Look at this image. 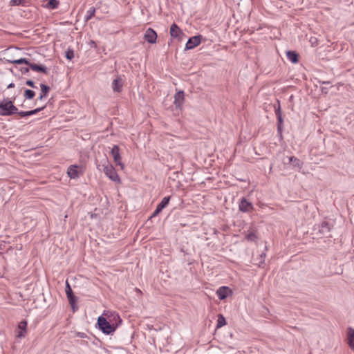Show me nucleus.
Wrapping results in <instances>:
<instances>
[{"instance_id":"31","label":"nucleus","mask_w":354,"mask_h":354,"mask_svg":"<svg viewBox=\"0 0 354 354\" xmlns=\"http://www.w3.org/2000/svg\"><path fill=\"white\" fill-rule=\"evenodd\" d=\"M246 238L248 241H254L257 239V236L254 232H251L247 235Z\"/></svg>"},{"instance_id":"14","label":"nucleus","mask_w":354,"mask_h":354,"mask_svg":"<svg viewBox=\"0 0 354 354\" xmlns=\"http://www.w3.org/2000/svg\"><path fill=\"white\" fill-rule=\"evenodd\" d=\"M332 225L327 221H323L319 225V232L323 235H325L328 237H331V235L329 234L331 230Z\"/></svg>"},{"instance_id":"24","label":"nucleus","mask_w":354,"mask_h":354,"mask_svg":"<svg viewBox=\"0 0 354 354\" xmlns=\"http://www.w3.org/2000/svg\"><path fill=\"white\" fill-rule=\"evenodd\" d=\"M226 324V320L224 316L222 314H219L218 315L217 324L216 328L223 327Z\"/></svg>"},{"instance_id":"13","label":"nucleus","mask_w":354,"mask_h":354,"mask_svg":"<svg viewBox=\"0 0 354 354\" xmlns=\"http://www.w3.org/2000/svg\"><path fill=\"white\" fill-rule=\"evenodd\" d=\"M145 39L149 44H155L157 39V33L151 28H149L144 35Z\"/></svg>"},{"instance_id":"10","label":"nucleus","mask_w":354,"mask_h":354,"mask_svg":"<svg viewBox=\"0 0 354 354\" xmlns=\"http://www.w3.org/2000/svg\"><path fill=\"white\" fill-rule=\"evenodd\" d=\"M27 325L28 322L25 319L19 323L17 330L16 331V337L17 338H23L26 336L27 333Z\"/></svg>"},{"instance_id":"27","label":"nucleus","mask_w":354,"mask_h":354,"mask_svg":"<svg viewBox=\"0 0 354 354\" xmlns=\"http://www.w3.org/2000/svg\"><path fill=\"white\" fill-rule=\"evenodd\" d=\"M288 161H289V163L292 164L294 167H300V160L295 157V156H290V157H288Z\"/></svg>"},{"instance_id":"20","label":"nucleus","mask_w":354,"mask_h":354,"mask_svg":"<svg viewBox=\"0 0 354 354\" xmlns=\"http://www.w3.org/2000/svg\"><path fill=\"white\" fill-rule=\"evenodd\" d=\"M67 174L71 178L76 179L79 178L78 166L73 165L68 168Z\"/></svg>"},{"instance_id":"21","label":"nucleus","mask_w":354,"mask_h":354,"mask_svg":"<svg viewBox=\"0 0 354 354\" xmlns=\"http://www.w3.org/2000/svg\"><path fill=\"white\" fill-rule=\"evenodd\" d=\"M288 59L293 64L299 62V54L294 50H288L286 52Z\"/></svg>"},{"instance_id":"29","label":"nucleus","mask_w":354,"mask_h":354,"mask_svg":"<svg viewBox=\"0 0 354 354\" xmlns=\"http://www.w3.org/2000/svg\"><path fill=\"white\" fill-rule=\"evenodd\" d=\"M28 0H11L10 6H26Z\"/></svg>"},{"instance_id":"39","label":"nucleus","mask_w":354,"mask_h":354,"mask_svg":"<svg viewBox=\"0 0 354 354\" xmlns=\"http://www.w3.org/2000/svg\"><path fill=\"white\" fill-rule=\"evenodd\" d=\"M117 317H118V319L119 320V322L121 323L122 322V319H120V317L118 315H117Z\"/></svg>"},{"instance_id":"22","label":"nucleus","mask_w":354,"mask_h":354,"mask_svg":"<svg viewBox=\"0 0 354 354\" xmlns=\"http://www.w3.org/2000/svg\"><path fill=\"white\" fill-rule=\"evenodd\" d=\"M8 62L15 64H26L30 68V64H31L32 62L29 61L27 58H20L18 59H13V60H7Z\"/></svg>"},{"instance_id":"36","label":"nucleus","mask_w":354,"mask_h":354,"mask_svg":"<svg viewBox=\"0 0 354 354\" xmlns=\"http://www.w3.org/2000/svg\"><path fill=\"white\" fill-rule=\"evenodd\" d=\"M15 87V84L13 82H11L7 86V88H11Z\"/></svg>"},{"instance_id":"4","label":"nucleus","mask_w":354,"mask_h":354,"mask_svg":"<svg viewBox=\"0 0 354 354\" xmlns=\"http://www.w3.org/2000/svg\"><path fill=\"white\" fill-rule=\"evenodd\" d=\"M274 112L277 119V133L279 135L281 139H282V130H283V120L282 118V113L280 106L279 101L277 102V106H274Z\"/></svg>"},{"instance_id":"3","label":"nucleus","mask_w":354,"mask_h":354,"mask_svg":"<svg viewBox=\"0 0 354 354\" xmlns=\"http://www.w3.org/2000/svg\"><path fill=\"white\" fill-rule=\"evenodd\" d=\"M104 174L114 182H120V179L113 166L106 159L102 165Z\"/></svg>"},{"instance_id":"9","label":"nucleus","mask_w":354,"mask_h":354,"mask_svg":"<svg viewBox=\"0 0 354 354\" xmlns=\"http://www.w3.org/2000/svg\"><path fill=\"white\" fill-rule=\"evenodd\" d=\"M201 39L202 36L200 35L190 37L186 44L185 49L190 50L198 46L201 42Z\"/></svg>"},{"instance_id":"32","label":"nucleus","mask_w":354,"mask_h":354,"mask_svg":"<svg viewBox=\"0 0 354 354\" xmlns=\"http://www.w3.org/2000/svg\"><path fill=\"white\" fill-rule=\"evenodd\" d=\"M260 258H261V261H259V266L261 267L262 265L264 263V258L266 257V253L263 252L259 255Z\"/></svg>"},{"instance_id":"7","label":"nucleus","mask_w":354,"mask_h":354,"mask_svg":"<svg viewBox=\"0 0 354 354\" xmlns=\"http://www.w3.org/2000/svg\"><path fill=\"white\" fill-rule=\"evenodd\" d=\"M169 201L170 196L164 197L160 201V203H158V205L156 206L155 211L151 215L149 219H151L153 217L158 216L162 211V209L168 205Z\"/></svg>"},{"instance_id":"28","label":"nucleus","mask_w":354,"mask_h":354,"mask_svg":"<svg viewBox=\"0 0 354 354\" xmlns=\"http://www.w3.org/2000/svg\"><path fill=\"white\" fill-rule=\"evenodd\" d=\"M40 88H41V94H43V95L47 96L50 90L49 86L41 83V84H40Z\"/></svg>"},{"instance_id":"8","label":"nucleus","mask_w":354,"mask_h":354,"mask_svg":"<svg viewBox=\"0 0 354 354\" xmlns=\"http://www.w3.org/2000/svg\"><path fill=\"white\" fill-rule=\"evenodd\" d=\"M185 102V93L183 91H178L174 95V104L176 109L182 110Z\"/></svg>"},{"instance_id":"11","label":"nucleus","mask_w":354,"mask_h":354,"mask_svg":"<svg viewBox=\"0 0 354 354\" xmlns=\"http://www.w3.org/2000/svg\"><path fill=\"white\" fill-rule=\"evenodd\" d=\"M239 210L242 212H250L254 209L251 202L248 201L245 198H242L239 203Z\"/></svg>"},{"instance_id":"37","label":"nucleus","mask_w":354,"mask_h":354,"mask_svg":"<svg viewBox=\"0 0 354 354\" xmlns=\"http://www.w3.org/2000/svg\"><path fill=\"white\" fill-rule=\"evenodd\" d=\"M90 45H91V46L96 47V44H95V42L94 41H93V40H91V41H90Z\"/></svg>"},{"instance_id":"2","label":"nucleus","mask_w":354,"mask_h":354,"mask_svg":"<svg viewBox=\"0 0 354 354\" xmlns=\"http://www.w3.org/2000/svg\"><path fill=\"white\" fill-rule=\"evenodd\" d=\"M97 325L98 328L105 335H111L118 327V324H110L103 315L97 318Z\"/></svg>"},{"instance_id":"26","label":"nucleus","mask_w":354,"mask_h":354,"mask_svg":"<svg viewBox=\"0 0 354 354\" xmlns=\"http://www.w3.org/2000/svg\"><path fill=\"white\" fill-rule=\"evenodd\" d=\"M24 96L26 99L31 100L35 96V92L30 89H26Z\"/></svg>"},{"instance_id":"35","label":"nucleus","mask_w":354,"mask_h":354,"mask_svg":"<svg viewBox=\"0 0 354 354\" xmlns=\"http://www.w3.org/2000/svg\"><path fill=\"white\" fill-rule=\"evenodd\" d=\"M77 336L80 337H82V338H84L85 337H86V335L84 333H77Z\"/></svg>"},{"instance_id":"18","label":"nucleus","mask_w":354,"mask_h":354,"mask_svg":"<svg viewBox=\"0 0 354 354\" xmlns=\"http://www.w3.org/2000/svg\"><path fill=\"white\" fill-rule=\"evenodd\" d=\"M347 344L351 349L354 351V329L348 327L347 329Z\"/></svg>"},{"instance_id":"23","label":"nucleus","mask_w":354,"mask_h":354,"mask_svg":"<svg viewBox=\"0 0 354 354\" xmlns=\"http://www.w3.org/2000/svg\"><path fill=\"white\" fill-rule=\"evenodd\" d=\"M59 1L58 0H48L46 7L50 9H56L58 8Z\"/></svg>"},{"instance_id":"30","label":"nucleus","mask_w":354,"mask_h":354,"mask_svg":"<svg viewBox=\"0 0 354 354\" xmlns=\"http://www.w3.org/2000/svg\"><path fill=\"white\" fill-rule=\"evenodd\" d=\"M65 57L67 59L71 60L74 57V51L71 48H68L65 53Z\"/></svg>"},{"instance_id":"17","label":"nucleus","mask_w":354,"mask_h":354,"mask_svg":"<svg viewBox=\"0 0 354 354\" xmlns=\"http://www.w3.org/2000/svg\"><path fill=\"white\" fill-rule=\"evenodd\" d=\"M230 292H231V290L229 287L221 286L217 290L216 295L219 299L224 300L227 297Z\"/></svg>"},{"instance_id":"33","label":"nucleus","mask_w":354,"mask_h":354,"mask_svg":"<svg viewBox=\"0 0 354 354\" xmlns=\"http://www.w3.org/2000/svg\"><path fill=\"white\" fill-rule=\"evenodd\" d=\"M26 84L31 88H37L35 86V82L32 80H28L26 82Z\"/></svg>"},{"instance_id":"5","label":"nucleus","mask_w":354,"mask_h":354,"mask_svg":"<svg viewBox=\"0 0 354 354\" xmlns=\"http://www.w3.org/2000/svg\"><path fill=\"white\" fill-rule=\"evenodd\" d=\"M111 153L113 158L114 162L116 165H118L121 167L122 169H124V165L122 162V158L120 154V149L119 146L113 145L111 150Z\"/></svg>"},{"instance_id":"19","label":"nucleus","mask_w":354,"mask_h":354,"mask_svg":"<svg viewBox=\"0 0 354 354\" xmlns=\"http://www.w3.org/2000/svg\"><path fill=\"white\" fill-rule=\"evenodd\" d=\"M30 68L34 71L42 73L44 74H48V68L41 64L31 63V64H30Z\"/></svg>"},{"instance_id":"6","label":"nucleus","mask_w":354,"mask_h":354,"mask_svg":"<svg viewBox=\"0 0 354 354\" xmlns=\"http://www.w3.org/2000/svg\"><path fill=\"white\" fill-rule=\"evenodd\" d=\"M65 292L68 299L69 304H71L72 308L74 310L77 299V297L74 295L68 281H66V282Z\"/></svg>"},{"instance_id":"38","label":"nucleus","mask_w":354,"mask_h":354,"mask_svg":"<svg viewBox=\"0 0 354 354\" xmlns=\"http://www.w3.org/2000/svg\"><path fill=\"white\" fill-rule=\"evenodd\" d=\"M47 96L46 95H43V94H40L39 97V100H42L43 99L46 98Z\"/></svg>"},{"instance_id":"12","label":"nucleus","mask_w":354,"mask_h":354,"mask_svg":"<svg viewBox=\"0 0 354 354\" xmlns=\"http://www.w3.org/2000/svg\"><path fill=\"white\" fill-rule=\"evenodd\" d=\"M169 33L171 37L177 38L178 40L184 35L181 29L175 23L172 24L170 26Z\"/></svg>"},{"instance_id":"25","label":"nucleus","mask_w":354,"mask_h":354,"mask_svg":"<svg viewBox=\"0 0 354 354\" xmlns=\"http://www.w3.org/2000/svg\"><path fill=\"white\" fill-rule=\"evenodd\" d=\"M95 8L91 7L87 10L86 15L85 16V21H88V20H90L95 15Z\"/></svg>"},{"instance_id":"15","label":"nucleus","mask_w":354,"mask_h":354,"mask_svg":"<svg viewBox=\"0 0 354 354\" xmlns=\"http://www.w3.org/2000/svg\"><path fill=\"white\" fill-rule=\"evenodd\" d=\"M124 81L121 76L118 75L112 82V89L114 92L120 93L122 90Z\"/></svg>"},{"instance_id":"34","label":"nucleus","mask_w":354,"mask_h":354,"mask_svg":"<svg viewBox=\"0 0 354 354\" xmlns=\"http://www.w3.org/2000/svg\"><path fill=\"white\" fill-rule=\"evenodd\" d=\"M29 70H30V68L28 66V67H21L20 68V71L21 72L23 73V74H26V73H28L29 72Z\"/></svg>"},{"instance_id":"16","label":"nucleus","mask_w":354,"mask_h":354,"mask_svg":"<svg viewBox=\"0 0 354 354\" xmlns=\"http://www.w3.org/2000/svg\"><path fill=\"white\" fill-rule=\"evenodd\" d=\"M45 108H46V106H44L39 107V108H37L35 109L30 110V111H19L17 110V113H16V115H18L21 118H25V117H28V116H31V115H35V114L38 113L41 111L44 110Z\"/></svg>"},{"instance_id":"1","label":"nucleus","mask_w":354,"mask_h":354,"mask_svg":"<svg viewBox=\"0 0 354 354\" xmlns=\"http://www.w3.org/2000/svg\"><path fill=\"white\" fill-rule=\"evenodd\" d=\"M15 99L16 97L12 98L6 97L0 102V115L11 116L16 115L17 107L14 104Z\"/></svg>"}]
</instances>
